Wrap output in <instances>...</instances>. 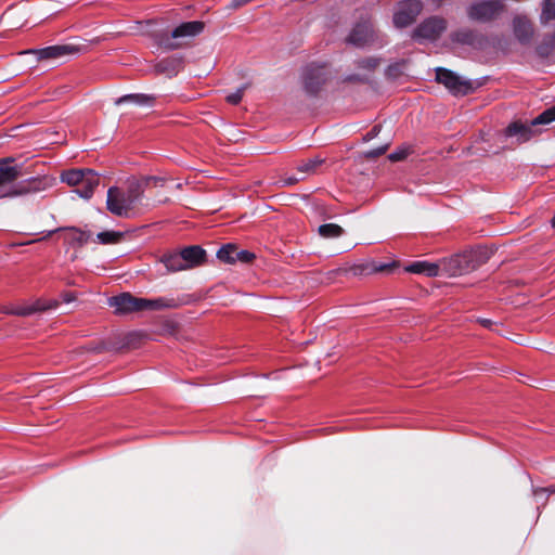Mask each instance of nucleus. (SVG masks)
I'll list each match as a JSON object with an SVG mask.
<instances>
[{"mask_svg":"<svg viewBox=\"0 0 555 555\" xmlns=\"http://www.w3.org/2000/svg\"><path fill=\"white\" fill-rule=\"evenodd\" d=\"M151 181L157 182L158 178L146 177L143 181H130L126 191L117 186L109 188L106 199L107 210L117 217H131L135 204L142 197L145 186H147Z\"/></svg>","mask_w":555,"mask_h":555,"instance_id":"obj_1","label":"nucleus"},{"mask_svg":"<svg viewBox=\"0 0 555 555\" xmlns=\"http://www.w3.org/2000/svg\"><path fill=\"white\" fill-rule=\"evenodd\" d=\"M107 304L111 308H114L116 315H125L140 311H154L163 309H175L182 305V302L175 298H156L147 299L142 297H135L130 293H121L116 296H112L107 299Z\"/></svg>","mask_w":555,"mask_h":555,"instance_id":"obj_2","label":"nucleus"},{"mask_svg":"<svg viewBox=\"0 0 555 555\" xmlns=\"http://www.w3.org/2000/svg\"><path fill=\"white\" fill-rule=\"evenodd\" d=\"M491 256L487 247H476L446 258L440 262L441 275L456 276L472 272Z\"/></svg>","mask_w":555,"mask_h":555,"instance_id":"obj_3","label":"nucleus"},{"mask_svg":"<svg viewBox=\"0 0 555 555\" xmlns=\"http://www.w3.org/2000/svg\"><path fill=\"white\" fill-rule=\"evenodd\" d=\"M205 29L202 21L184 22L175 27L170 33L158 35V43L166 50H177L185 44L186 39L194 38Z\"/></svg>","mask_w":555,"mask_h":555,"instance_id":"obj_4","label":"nucleus"},{"mask_svg":"<svg viewBox=\"0 0 555 555\" xmlns=\"http://www.w3.org/2000/svg\"><path fill=\"white\" fill-rule=\"evenodd\" d=\"M62 181L75 186V192L82 198L89 199L100 183V176L92 169H70L62 173Z\"/></svg>","mask_w":555,"mask_h":555,"instance_id":"obj_5","label":"nucleus"},{"mask_svg":"<svg viewBox=\"0 0 555 555\" xmlns=\"http://www.w3.org/2000/svg\"><path fill=\"white\" fill-rule=\"evenodd\" d=\"M331 78V72L324 64L310 63L302 68L300 74L302 89L311 98L319 96Z\"/></svg>","mask_w":555,"mask_h":555,"instance_id":"obj_6","label":"nucleus"},{"mask_svg":"<svg viewBox=\"0 0 555 555\" xmlns=\"http://www.w3.org/2000/svg\"><path fill=\"white\" fill-rule=\"evenodd\" d=\"M436 80L455 96H464L474 91L470 80L462 79L454 72L443 67L436 68Z\"/></svg>","mask_w":555,"mask_h":555,"instance_id":"obj_7","label":"nucleus"},{"mask_svg":"<svg viewBox=\"0 0 555 555\" xmlns=\"http://www.w3.org/2000/svg\"><path fill=\"white\" fill-rule=\"evenodd\" d=\"M504 9L501 0H482L470 4L467 15L477 22H489L495 18Z\"/></svg>","mask_w":555,"mask_h":555,"instance_id":"obj_8","label":"nucleus"},{"mask_svg":"<svg viewBox=\"0 0 555 555\" xmlns=\"http://www.w3.org/2000/svg\"><path fill=\"white\" fill-rule=\"evenodd\" d=\"M423 10L421 0H404L398 4L393 14V24L398 28H404L413 24Z\"/></svg>","mask_w":555,"mask_h":555,"instance_id":"obj_9","label":"nucleus"},{"mask_svg":"<svg viewBox=\"0 0 555 555\" xmlns=\"http://www.w3.org/2000/svg\"><path fill=\"white\" fill-rule=\"evenodd\" d=\"M447 28V23L443 18L431 16L423 21L414 30L413 39L422 40H436Z\"/></svg>","mask_w":555,"mask_h":555,"instance_id":"obj_10","label":"nucleus"},{"mask_svg":"<svg viewBox=\"0 0 555 555\" xmlns=\"http://www.w3.org/2000/svg\"><path fill=\"white\" fill-rule=\"evenodd\" d=\"M375 36L373 24L370 21H364L356 24L347 38V42L361 48L374 42Z\"/></svg>","mask_w":555,"mask_h":555,"instance_id":"obj_11","label":"nucleus"},{"mask_svg":"<svg viewBox=\"0 0 555 555\" xmlns=\"http://www.w3.org/2000/svg\"><path fill=\"white\" fill-rule=\"evenodd\" d=\"M81 51V48L72 43L49 46L46 48L34 50L33 53L38 60L61 59L67 55H74Z\"/></svg>","mask_w":555,"mask_h":555,"instance_id":"obj_12","label":"nucleus"},{"mask_svg":"<svg viewBox=\"0 0 555 555\" xmlns=\"http://www.w3.org/2000/svg\"><path fill=\"white\" fill-rule=\"evenodd\" d=\"M59 302L56 300L46 301L42 299L36 300L31 305L16 306V307H3L1 312L7 314L26 317L30 315L35 312L46 311L49 309L56 308Z\"/></svg>","mask_w":555,"mask_h":555,"instance_id":"obj_13","label":"nucleus"},{"mask_svg":"<svg viewBox=\"0 0 555 555\" xmlns=\"http://www.w3.org/2000/svg\"><path fill=\"white\" fill-rule=\"evenodd\" d=\"M535 133L531 124H524L519 120L511 122L503 131L505 138H515L518 144L529 141Z\"/></svg>","mask_w":555,"mask_h":555,"instance_id":"obj_14","label":"nucleus"},{"mask_svg":"<svg viewBox=\"0 0 555 555\" xmlns=\"http://www.w3.org/2000/svg\"><path fill=\"white\" fill-rule=\"evenodd\" d=\"M513 30L521 44L530 43L533 36V25L526 16H516L513 20Z\"/></svg>","mask_w":555,"mask_h":555,"instance_id":"obj_15","label":"nucleus"},{"mask_svg":"<svg viewBox=\"0 0 555 555\" xmlns=\"http://www.w3.org/2000/svg\"><path fill=\"white\" fill-rule=\"evenodd\" d=\"M180 253L186 270L198 267L206 261V251L198 245L188 246L181 249Z\"/></svg>","mask_w":555,"mask_h":555,"instance_id":"obj_16","label":"nucleus"},{"mask_svg":"<svg viewBox=\"0 0 555 555\" xmlns=\"http://www.w3.org/2000/svg\"><path fill=\"white\" fill-rule=\"evenodd\" d=\"M13 162L12 157L0 158V186L12 183L22 176L21 167L12 166Z\"/></svg>","mask_w":555,"mask_h":555,"instance_id":"obj_17","label":"nucleus"},{"mask_svg":"<svg viewBox=\"0 0 555 555\" xmlns=\"http://www.w3.org/2000/svg\"><path fill=\"white\" fill-rule=\"evenodd\" d=\"M405 271L415 274H424L429 278L441 275L440 262L414 261L405 268Z\"/></svg>","mask_w":555,"mask_h":555,"instance_id":"obj_18","label":"nucleus"},{"mask_svg":"<svg viewBox=\"0 0 555 555\" xmlns=\"http://www.w3.org/2000/svg\"><path fill=\"white\" fill-rule=\"evenodd\" d=\"M160 261L165 264L168 272L186 270L180 251L166 253L162 256Z\"/></svg>","mask_w":555,"mask_h":555,"instance_id":"obj_19","label":"nucleus"},{"mask_svg":"<svg viewBox=\"0 0 555 555\" xmlns=\"http://www.w3.org/2000/svg\"><path fill=\"white\" fill-rule=\"evenodd\" d=\"M155 100L156 98L154 95L143 93H131L116 99L115 104L120 105L122 103L130 102L138 105H153L155 103Z\"/></svg>","mask_w":555,"mask_h":555,"instance_id":"obj_20","label":"nucleus"},{"mask_svg":"<svg viewBox=\"0 0 555 555\" xmlns=\"http://www.w3.org/2000/svg\"><path fill=\"white\" fill-rule=\"evenodd\" d=\"M60 231H68V232H70L72 233V236H70L72 241L77 243L79 246H82V245L87 244L89 238H90V236H91L90 232L83 231V230L78 229L76 227L59 228V229H55L53 231H49L47 236H50L53 233L60 232Z\"/></svg>","mask_w":555,"mask_h":555,"instance_id":"obj_21","label":"nucleus"},{"mask_svg":"<svg viewBox=\"0 0 555 555\" xmlns=\"http://www.w3.org/2000/svg\"><path fill=\"white\" fill-rule=\"evenodd\" d=\"M318 233L324 238H335L341 236L345 230L336 223H324L319 227Z\"/></svg>","mask_w":555,"mask_h":555,"instance_id":"obj_22","label":"nucleus"},{"mask_svg":"<svg viewBox=\"0 0 555 555\" xmlns=\"http://www.w3.org/2000/svg\"><path fill=\"white\" fill-rule=\"evenodd\" d=\"M180 65V61L175 59H165L159 61L155 65V70L159 74H168V75H177L178 66Z\"/></svg>","mask_w":555,"mask_h":555,"instance_id":"obj_23","label":"nucleus"},{"mask_svg":"<svg viewBox=\"0 0 555 555\" xmlns=\"http://www.w3.org/2000/svg\"><path fill=\"white\" fill-rule=\"evenodd\" d=\"M324 163V158L315 156L307 160H302L298 166L297 170L302 173H315L317 169Z\"/></svg>","mask_w":555,"mask_h":555,"instance_id":"obj_24","label":"nucleus"},{"mask_svg":"<svg viewBox=\"0 0 555 555\" xmlns=\"http://www.w3.org/2000/svg\"><path fill=\"white\" fill-rule=\"evenodd\" d=\"M555 20V0H543L540 22L543 25Z\"/></svg>","mask_w":555,"mask_h":555,"instance_id":"obj_25","label":"nucleus"},{"mask_svg":"<svg viewBox=\"0 0 555 555\" xmlns=\"http://www.w3.org/2000/svg\"><path fill=\"white\" fill-rule=\"evenodd\" d=\"M237 247L233 244H227L223 245L218 251L217 257L219 260L227 262V263H234L235 262V255H236Z\"/></svg>","mask_w":555,"mask_h":555,"instance_id":"obj_26","label":"nucleus"},{"mask_svg":"<svg viewBox=\"0 0 555 555\" xmlns=\"http://www.w3.org/2000/svg\"><path fill=\"white\" fill-rule=\"evenodd\" d=\"M96 237L99 243L103 245L117 244L122 240L124 233L117 231H104L100 232Z\"/></svg>","mask_w":555,"mask_h":555,"instance_id":"obj_27","label":"nucleus"},{"mask_svg":"<svg viewBox=\"0 0 555 555\" xmlns=\"http://www.w3.org/2000/svg\"><path fill=\"white\" fill-rule=\"evenodd\" d=\"M555 120V106H552L531 120V126L548 125Z\"/></svg>","mask_w":555,"mask_h":555,"instance_id":"obj_28","label":"nucleus"},{"mask_svg":"<svg viewBox=\"0 0 555 555\" xmlns=\"http://www.w3.org/2000/svg\"><path fill=\"white\" fill-rule=\"evenodd\" d=\"M382 60L379 57H376V56H367V57H363V59H360L356 62V65L358 68H362V69H366V70H370V72H373L375 70L379 64H380Z\"/></svg>","mask_w":555,"mask_h":555,"instance_id":"obj_29","label":"nucleus"},{"mask_svg":"<svg viewBox=\"0 0 555 555\" xmlns=\"http://www.w3.org/2000/svg\"><path fill=\"white\" fill-rule=\"evenodd\" d=\"M28 184H29L28 188L20 186L18 189H15L14 191H12L10 193V195L14 196V195L25 194V193H28L30 191H39L40 190L41 181L37 180V179H33L31 181L28 182Z\"/></svg>","mask_w":555,"mask_h":555,"instance_id":"obj_30","label":"nucleus"},{"mask_svg":"<svg viewBox=\"0 0 555 555\" xmlns=\"http://www.w3.org/2000/svg\"><path fill=\"white\" fill-rule=\"evenodd\" d=\"M395 267V263H382V264H375L373 263L372 266H366L365 268L362 269V271H367V272H388V271H391Z\"/></svg>","mask_w":555,"mask_h":555,"instance_id":"obj_31","label":"nucleus"},{"mask_svg":"<svg viewBox=\"0 0 555 555\" xmlns=\"http://www.w3.org/2000/svg\"><path fill=\"white\" fill-rule=\"evenodd\" d=\"M410 151L408 147H400L397 151L392 152L388 155L389 160L391 162H401L408 157Z\"/></svg>","mask_w":555,"mask_h":555,"instance_id":"obj_32","label":"nucleus"},{"mask_svg":"<svg viewBox=\"0 0 555 555\" xmlns=\"http://www.w3.org/2000/svg\"><path fill=\"white\" fill-rule=\"evenodd\" d=\"M472 36L470 31H456L452 35V40L460 43H470Z\"/></svg>","mask_w":555,"mask_h":555,"instance_id":"obj_33","label":"nucleus"},{"mask_svg":"<svg viewBox=\"0 0 555 555\" xmlns=\"http://www.w3.org/2000/svg\"><path fill=\"white\" fill-rule=\"evenodd\" d=\"M244 90H245V88L242 87V88L237 89L235 92L227 95V98H225L227 102L232 105H237L243 99Z\"/></svg>","mask_w":555,"mask_h":555,"instance_id":"obj_34","label":"nucleus"},{"mask_svg":"<svg viewBox=\"0 0 555 555\" xmlns=\"http://www.w3.org/2000/svg\"><path fill=\"white\" fill-rule=\"evenodd\" d=\"M255 258V255L248 250H236L235 261L248 263Z\"/></svg>","mask_w":555,"mask_h":555,"instance_id":"obj_35","label":"nucleus"},{"mask_svg":"<svg viewBox=\"0 0 555 555\" xmlns=\"http://www.w3.org/2000/svg\"><path fill=\"white\" fill-rule=\"evenodd\" d=\"M387 149H388V144H385V145L379 146L377 149H372V150H370L366 153V157H369V158L379 157V156H382V155H384L386 153Z\"/></svg>","mask_w":555,"mask_h":555,"instance_id":"obj_36","label":"nucleus"},{"mask_svg":"<svg viewBox=\"0 0 555 555\" xmlns=\"http://www.w3.org/2000/svg\"><path fill=\"white\" fill-rule=\"evenodd\" d=\"M541 493H548L554 494L555 493V485L545 487V488H534L533 489V495L539 496Z\"/></svg>","mask_w":555,"mask_h":555,"instance_id":"obj_37","label":"nucleus"},{"mask_svg":"<svg viewBox=\"0 0 555 555\" xmlns=\"http://www.w3.org/2000/svg\"><path fill=\"white\" fill-rule=\"evenodd\" d=\"M380 125H375L365 135V140L375 138L380 131Z\"/></svg>","mask_w":555,"mask_h":555,"instance_id":"obj_38","label":"nucleus"},{"mask_svg":"<svg viewBox=\"0 0 555 555\" xmlns=\"http://www.w3.org/2000/svg\"><path fill=\"white\" fill-rule=\"evenodd\" d=\"M300 180H302V178L288 177V178L282 179L281 182L285 186H291V185L296 184Z\"/></svg>","mask_w":555,"mask_h":555,"instance_id":"obj_39","label":"nucleus"},{"mask_svg":"<svg viewBox=\"0 0 555 555\" xmlns=\"http://www.w3.org/2000/svg\"><path fill=\"white\" fill-rule=\"evenodd\" d=\"M75 299V295L73 293H64L63 300L65 302H72Z\"/></svg>","mask_w":555,"mask_h":555,"instance_id":"obj_40","label":"nucleus"},{"mask_svg":"<svg viewBox=\"0 0 555 555\" xmlns=\"http://www.w3.org/2000/svg\"><path fill=\"white\" fill-rule=\"evenodd\" d=\"M348 81H362V79L358 75H351L347 77Z\"/></svg>","mask_w":555,"mask_h":555,"instance_id":"obj_41","label":"nucleus"},{"mask_svg":"<svg viewBox=\"0 0 555 555\" xmlns=\"http://www.w3.org/2000/svg\"><path fill=\"white\" fill-rule=\"evenodd\" d=\"M480 322L485 327H490V325L492 324V321L488 319L481 320Z\"/></svg>","mask_w":555,"mask_h":555,"instance_id":"obj_42","label":"nucleus"},{"mask_svg":"<svg viewBox=\"0 0 555 555\" xmlns=\"http://www.w3.org/2000/svg\"><path fill=\"white\" fill-rule=\"evenodd\" d=\"M436 7H440L444 0H431Z\"/></svg>","mask_w":555,"mask_h":555,"instance_id":"obj_43","label":"nucleus"}]
</instances>
